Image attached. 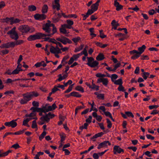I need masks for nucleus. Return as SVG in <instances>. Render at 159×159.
I'll use <instances>...</instances> for the list:
<instances>
[{
    "instance_id": "obj_1",
    "label": "nucleus",
    "mask_w": 159,
    "mask_h": 159,
    "mask_svg": "<svg viewBox=\"0 0 159 159\" xmlns=\"http://www.w3.org/2000/svg\"><path fill=\"white\" fill-rule=\"evenodd\" d=\"M39 95V93L36 91H32L24 93L22 94L23 98L20 100V103L21 104H26L33 98L37 97Z\"/></svg>"
},
{
    "instance_id": "obj_2",
    "label": "nucleus",
    "mask_w": 159,
    "mask_h": 159,
    "mask_svg": "<svg viewBox=\"0 0 159 159\" xmlns=\"http://www.w3.org/2000/svg\"><path fill=\"white\" fill-rule=\"evenodd\" d=\"M46 37V34L41 33H38L35 34L30 35L27 38L29 41L34 40L36 39H39L41 38L43 39V37Z\"/></svg>"
},
{
    "instance_id": "obj_3",
    "label": "nucleus",
    "mask_w": 159,
    "mask_h": 159,
    "mask_svg": "<svg viewBox=\"0 0 159 159\" xmlns=\"http://www.w3.org/2000/svg\"><path fill=\"white\" fill-rule=\"evenodd\" d=\"M16 29V27H14L11 30L8 31L7 34L10 35L11 38L12 39L17 40L19 38V36Z\"/></svg>"
},
{
    "instance_id": "obj_4",
    "label": "nucleus",
    "mask_w": 159,
    "mask_h": 159,
    "mask_svg": "<svg viewBox=\"0 0 159 159\" xmlns=\"http://www.w3.org/2000/svg\"><path fill=\"white\" fill-rule=\"evenodd\" d=\"M88 62L87 64L89 66L92 68H94L98 66L99 62L96 61H94V59L93 57H87Z\"/></svg>"
},
{
    "instance_id": "obj_5",
    "label": "nucleus",
    "mask_w": 159,
    "mask_h": 159,
    "mask_svg": "<svg viewBox=\"0 0 159 159\" xmlns=\"http://www.w3.org/2000/svg\"><path fill=\"white\" fill-rule=\"evenodd\" d=\"M61 38H57L56 40L64 44H66L67 43L70 44L72 43L71 41L68 38L62 36H61Z\"/></svg>"
},
{
    "instance_id": "obj_6",
    "label": "nucleus",
    "mask_w": 159,
    "mask_h": 159,
    "mask_svg": "<svg viewBox=\"0 0 159 159\" xmlns=\"http://www.w3.org/2000/svg\"><path fill=\"white\" fill-rule=\"evenodd\" d=\"M57 107V106L55 103H53L52 106H49L47 107H46V106H43V113H46L49 111L54 110Z\"/></svg>"
},
{
    "instance_id": "obj_7",
    "label": "nucleus",
    "mask_w": 159,
    "mask_h": 159,
    "mask_svg": "<svg viewBox=\"0 0 159 159\" xmlns=\"http://www.w3.org/2000/svg\"><path fill=\"white\" fill-rule=\"evenodd\" d=\"M51 24L49 23H46L43 25L42 29L45 31V32L48 33L47 34H51V29L50 27L52 26Z\"/></svg>"
},
{
    "instance_id": "obj_8",
    "label": "nucleus",
    "mask_w": 159,
    "mask_h": 159,
    "mask_svg": "<svg viewBox=\"0 0 159 159\" xmlns=\"http://www.w3.org/2000/svg\"><path fill=\"white\" fill-rule=\"evenodd\" d=\"M51 24L49 23H46L43 25L42 29L45 31V32L48 33L47 34H51V29L50 27L52 26Z\"/></svg>"
},
{
    "instance_id": "obj_9",
    "label": "nucleus",
    "mask_w": 159,
    "mask_h": 159,
    "mask_svg": "<svg viewBox=\"0 0 159 159\" xmlns=\"http://www.w3.org/2000/svg\"><path fill=\"white\" fill-rule=\"evenodd\" d=\"M55 116L54 114H51V112H49L48 114H46L45 116L41 117V119H43L45 120L46 122H48L50 118H52Z\"/></svg>"
},
{
    "instance_id": "obj_10",
    "label": "nucleus",
    "mask_w": 159,
    "mask_h": 159,
    "mask_svg": "<svg viewBox=\"0 0 159 159\" xmlns=\"http://www.w3.org/2000/svg\"><path fill=\"white\" fill-rule=\"evenodd\" d=\"M124 150L119 146L115 145L113 148V152L114 154H116L117 153L120 154L121 152L124 153Z\"/></svg>"
},
{
    "instance_id": "obj_11",
    "label": "nucleus",
    "mask_w": 159,
    "mask_h": 159,
    "mask_svg": "<svg viewBox=\"0 0 159 159\" xmlns=\"http://www.w3.org/2000/svg\"><path fill=\"white\" fill-rule=\"evenodd\" d=\"M17 120V119L13 120L10 122H6L4 125L6 126H11L12 128H15L17 125V123L15 122Z\"/></svg>"
},
{
    "instance_id": "obj_12",
    "label": "nucleus",
    "mask_w": 159,
    "mask_h": 159,
    "mask_svg": "<svg viewBox=\"0 0 159 159\" xmlns=\"http://www.w3.org/2000/svg\"><path fill=\"white\" fill-rule=\"evenodd\" d=\"M34 17L36 20H43L46 19V16L44 14H36L34 15Z\"/></svg>"
},
{
    "instance_id": "obj_13",
    "label": "nucleus",
    "mask_w": 159,
    "mask_h": 159,
    "mask_svg": "<svg viewBox=\"0 0 159 159\" xmlns=\"http://www.w3.org/2000/svg\"><path fill=\"white\" fill-rule=\"evenodd\" d=\"M20 29L22 33H26L30 31V29L28 25H25L20 26Z\"/></svg>"
},
{
    "instance_id": "obj_14",
    "label": "nucleus",
    "mask_w": 159,
    "mask_h": 159,
    "mask_svg": "<svg viewBox=\"0 0 159 159\" xmlns=\"http://www.w3.org/2000/svg\"><path fill=\"white\" fill-rule=\"evenodd\" d=\"M107 143H108V145L109 146L111 145V143L109 141H105L98 144V149H100L102 148L107 147Z\"/></svg>"
},
{
    "instance_id": "obj_15",
    "label": "nucleus",
    "mask_w": 159,
    "mask_h": 159,
    "mask_svg": "<svg viewBox=\"0 0 159 159\" xmlns=\"http://www.w3.org/2000/svg\"><path fill=\"white\" fill-rule=\"evenodd\" d=\"M114 6L116 7V10L119 11L123 9V6L120 4L119 3L117 2V0H115Z\"/></svg>"
},
{
    "instance_id": "obj_16",
    "label": "nucleus",
    "mask_w": 159,
    "mask_h": 159,
    "mask_svg": "<svg viewBox=\"0 0 159 159\" xmlns=\"http://www.w3.org/2000/svg\"><path fill=\"white\" fill-rule=\"evenodd\" d=\"M30 110H32L33 112L34 113L35 112H43V107H42V108H39L38 107H32L30 108Z\"/></svg>"
},
{
    "instance_id": "obj_17",
    "label": "nucleus",
    "mask_w": 159,
    "mask_h": 159,
    "mask_svg": "<svg viewBox=\"0 0 159 159\" xmlns=\"http://www.w3.org/2000/svg\"><path fill=\"white\" fill-rule=\"evenodd\" d=\"M52 26V33H51V34H46V36H51L53 35L55 33L57 32V30L56 27L53 24H51Z\"/></svg>"
},
{
    "instance_id": "obj_18",
    "label": "nucleus",
    "mask_w": 159,
    "mask_h": 159,
    "mask_svg": "<svg viewBox=\"0 0 159 159\" xmlns=\"http://www.w3.org/2000/svg\"><path fill=\"white\" fill-rule=\"evenodd\" d=\"M10 24L13 25V24H16L19 23L20 20L18 18H15L13 17H11Z\"/></svg>"
},
{
    "instance_id": "obj_19",
    "label": "nucleus",
    "mask_w": 159,
    "mask_h": 159,
    "mask_svg": "<svg viewBox=\"0 0 159 159\" xmlns=\"http://www.w3.org/2000/svg\"><path fill=\"white\" fill-rule=\"evenodd\" d=\"M104 55L102 53H99L96 57V59L98 61H102L105 59Z\"/></svg>"
},
{
    "instance_id": "obj_20",
    "label": "nucleus",
    "mask_w": 159,
    "mask_h": 159,
    "mask_svg": "<svg viewBox=\"0 0 159 159\" xmlns=\"http://www.w3.org/2000/svg\"><path fill=\"white\" fill-rule=\"evenodd\" d=\"M146 48V47L144 45H143L142 47L139 48L138 49V50L139 51L138 52L140 56L141 54L144 52Z\"/></svg>"
},
{
    "instance_id": "obj_21",
    "label": "nucleus",
    "mask_w": 159,
    "mask_h": 159,
    "mask_svg": "<svg viewBox=\"0 0 159 159\" xmlns=\"http://www.w3.org/2000/svg\"><path fill=\"white\" fill-rule=\"evenodd\" d=\"M50 50L51 52L53 54H59L61 53V52H58V50L55 48V47L52 46H51V48H50Z\"/></svg>"
},
{
    "instance_id": "obj_22",
    "label": "nucleus",
    "mask_w": 159,
    "mask_h": 159,
    "mask_svg": "<svg viewBox=\"0 0 159 159\" xmlns=\"http://www.w3.org/2000/svg\"><path fill=\"white\" fill-rule=\"evenodd\" d=\"M6 48H14L15 45V43L12 42L6 43Z\"/></svg>"
},
{
    "instance_id": "obj_23",
    "label": "nucleus",
    "mask_w": 159,
    "mask_h": 159,
    "mask_svg": "<svg viewBox=\"0 0 159 159\" xmlns=\"http://www.w3.org/2000/svg\"><path fill=\"white\" fill-rule=\"evenodd\" d=\"M68 76L67 75H64L63 76H62L61 74H60L58 75L59 78L57 79V80L59 81H61L62 80L66 79Z\"/></svg>"
},
{
    "instance_id": "obj_24",
    "label": "nucleus",
    "mask_w": 159,
    "mask_h": 159,
    "mask_svg": "<svg viewBox=\"0 0 159 159\" xmlns=\"http://www.w3.org/2000/svg\"><path fill=\"white\" fill-rule=\"evenodd\" d=\"M48 7L47 5L44 4L42 7V12L43 13H46L47 12Z\"/></svg>"
},
{
    "instance_id": "obj_25",
    "label": "nucleus",
    "mask_w": 159,
    "mask_h": 159,
    "mask_svg": "<svg viewBox=\"0 0 159 159\" xmlns=\"http://www.w3.org/2000/svg\"><path fill=\"white\" fill-rule=\"evenodd\" d=\"M103 134L104 133L102 132L96 134L94 136L91 138V139H96L98 137H101Z\"/></svg>"
},
{
    "instance_id": "obj_26",
    "label": "nucleus",
    "mask_w": 159,
    "mask_h": 159,
    "mask_svg": "<svg viewBox=\"0 0 159 159\" xmlns=\"http://www.w3.org/2000/svg\"><path fill=\"white\" fill-rule=\"evenodd\" d=\"M71 96L80 98L81 97V95L80 94L78 93L75 92H73L71 93Z\"/></svg>"
},
{
    "instance_id": "obj_27",
    "label": "nucleus",
    "mask_w": 159,
    "mask_h": 159,
    "mask_svg": "<svg viewBox=\"0 0 159 159\" xmlns=\"http://www.w3.org/2000/svg\"><path fill=\"white\" fill-rule=\"evenodd\" d=\"M28 10L30 11H33L36 10V7L34 5H30L28 6Z\"/></svg>"
},
{
    "instance_id": "obj_28",
    "label": "nucleus",
    "mask_w": 159,
    "mask_h": 159,
    "mask_svg": "<svg viewBox=\"0 0 159 159\" xmlns=\"http://www.w3.org/2000/svg\"><path fill=\"white\" fill-rule=\"evenodd\" d=\"M98 6L99 5L96 4L94 3L91 5V9L95 12L98 10Z\"/></svg>"
},
{
    "instance_id": "obj_29",
    "label": "nucleus",
    "mask_w": 159,
    "mask_h": 159,
    "mask_svg": "<svg viewBox=\"0 0 159 159\" xmlns=\"http://www.w3.org/2000/svg\"><path fill=\"white\" fill-rule=\"evenodd\" d=\"M114 82V84L116 85H119L122 84L123 83L122 79L121 78L117 80H115Z\"/></svg>"
},
{
    "instance_id": "obj_30",
    "label": "nucleus",
    "mask_w": 159,
    "mask_h": 159,
    "mask_svg": "<svg viewBox=\"0 0 159 159\" xmlns=\"http://www.w3.org/2000/svg\"><path fill=\"white\" fill-rule=\"evenodd\" d=\"M75 89L76 90L80 91L82 93L84 92V88L80 86H77L75 88Z\"/></svg>"
},
{
    "instance_id": "obj_31",
    "label": "nucleus",
    "mask_w": 159,
    "mask_h": 159,
    "mask_svg": "<svg viewBox=\"0 0 159 159\" xmlns=\"http://www.w3.org/2000/svg\"><path fill=\"white\" fill-rule=\"evenodd\" d=\"M60 5L55 4L54 5L53 3H52V7L53 9H56L57 10L59 11L60 10Z\"/></svg>"
},
{
    "instance_id": "obj_32",
    "label": "nucleus",
    "mask_w": 159,
    "mask_h": 159,
    "mask_svg": "<svg viewBox=\"0 0 159 159\" xmlns=\"http://www.w3.org/2000/svg\"><path fill=\"white\" fill-rule=\"evenodd\" d=\"M72 40L74 43H76L81 40V38L80 37H77L73 38Z\"/></svg>"
},
{
    "instance_id": "obj_33",
    "label": "nucleus",
    "mask_w": 159,
    "mask_h": 159,
    "mask_svg": "<svg viewBox=\"0 0 159 159\" xmlns=\"http://www.w3.org/2000/svg\"><path fill=\"white\" fill-rule=\"evenodd\" d=\"M100 32L99 36L102 39H103L107 37V35H104V33H103V31L102 30H101L99 31Z\"/></svg>"
},
{
    "instance_id": "obj_34",
    "label": "nucleus",
    "mask_w": 159,
    "mask_h": 159,
    "mask_svg": "<svg viewBox=\"0 0 159 159\" xmlns=\"http://www.w3.org/2000/svg\"><path fill=\"white\" fill-rule=\"evenodd\" d=\"M60 32L61 33L64 34L67 33V30L64 26L61 27V28H60Z\"/></svg>"
},
{
    "instance_id": "obj_35",
    "label": "nucleus",
    "mask_w": 159,
    "mask_h": 159,
    "mask_svg": "<svg viewBox=\"0 0 159 159\" xmlns=\"http://www.w3.org/2000/svg\"><path fill=\"white\" fill-rule=\"evenodd\" d=\"M46 132L45 131H43L39 137V139L40 140H41L42 139H43L44 138V136L46 135Z\"/></svg>"
},
{
    "instance_id": "obj_36",
    "label": "nucleus",
    "mask_w": 159,
    "mask_h": 159,
    "mask_svg": "<svg viewBox=\"0 0 159 159\" xmlns=\"http://www.w3.org/2000/svg\"><path fill=\"white\" fill-rule=\"evenodd\" d=\"M31 127L33 129H37V125L36 123V121L35 120L33 121L32 122Z\"/></svg>"
},
{
    "instance_id": "obj_37",
    "label": "nucleus",
    "mask_w": 159,
    "mask_h": 159,
    "mask_svg": "<svg viewBox=\"0 0 159 159\" xmlns=\"http://www.w3.org/2000/svg\"><path fill=\"white\" fill-rule=\"evenodd\" d=\"M74 84L70 86L65 91L64 93H67L70 92L72 90L73 88V86L74 85Z\"/></svg>"
},
{
    "instance_id": "obj_38",
    "label": "nucleus",
    "mask_w": 159,
    "mask_h": 159,
    "mask_svg": "<svg viewBox=\"0 0 159 159\" xmlns=\"http://www.w3.org/2000/svg\"><path fill=\"white\" fill-rule=\"evenodd\" d=\"M80 56L82 54H84L85 56H87L88 55V54L87 52V50L86 48H84L83 51H82L80 53Z\"/></svg>"
},
{
    "instance_id": "obj_39",
    "label": "nucleus",
    "mask_w": 159,
    "mask_h": 159,
    "mask_svg": "<svg viewBox=\"0 0 159 159\" xmlns=\"http://www.w3.org/2000/svg\"><path fill=\"white\" fill-rule=\"evenodd\" d=\"M107 123V127L109 128H110L112 127V124L110 120L108 118L106 119Z\"/></svg>"
},
{
    "instance_id": "obj_40",
    "label": "nucleus",
    "mask_w": 159,
    "mask_h": 159,
    "mask_svg": "<svg viewBox=\"0 0 159 159\" xmlns=\"http://www.w3.org/2000/svg\"><path fill=\"white\" fill-rule=\"evenodd\" d=\"M118 90L119 91L125 92V90L124 89V87L122 86V84L119 85L118 88Z\"/></svg>"
},
{
    "instance_id": "obj_41",
    "label": "nucleus",
    "mask_w": 159,
    "mask_h": 159,
    "mask_svg": "<svg viewBox=\"0 0 159 159\" xmlns=\"http://www.w3.org/2000/svg\"><path fill=\"white\" fill-rule=\"evenodd\" d=\"M94 11L91 9H89L88 10L87 12L86 13V14L89 16V15H90L92 14Z\"/></svg>"
},
{
    "instance_id": "obj_42",
    "label": "nucleus",
    "mask_w": 159,
    "mask_h": 159,
    "mask_svg": "<svg viewBox=\"0 0 159 159\" xmlns=\"http://www.w3.org/2000/svg\"><path fill=\"white\" fill-rule=\"evenodd\" d=\"M125 114L129 117H131L132 118L134 117V116L133 113L130 111H126Z\"/></svg>"
},
{
    "instance_id": "obj_43",
    "label": "nucleus",
    "mask_w": 159,
    "mask_h": 159,
    "mask_svg": "<svg viewBox=\"0 0 159 159\" xmlns=\"http://www.w3.org/2000/svg\"><path fill=\"white\" fill-rule=\"evenodd\" d=\"M60 136H61V142H62L65 140L66 138V136L64 133L60 134Z\"/></svg>"
},
{
    "instance_id": "obj_44",
    "label": "nucleus",
    "mask_w": 159,
    "mask_h": 159,
    "mask_svg": "<svg viewBox=\"0 0 159 159\" xmlns=\"http://www.w3.org/2000/svg\"><path fill=\"white\" fill-rule=\"evenodd\" d=\"M102 81V84L105 85L107 86L108 83V80L107 78H103Z\"/></svg>"
},
{
    "instance_id": "obj_45",
    "label": "nucleus",
    "mask_w": 159,
    "mask_h": 159,
    "mask_svg": "<svg viewBox=\"0 0 159 159\" xmlns=\"http://www.w3.org/2000/svg\"><path fill=\"white\" fill-rule=\"evenodd\" d=\"M16 41L15 43V45H18L23 43H24V41L23 40H16Z\"/></svg>"
},
{
    "instance_id": "obj_46",
    "label": "nucleus",
    "mask_w": 159,
    "mask_h": 159,
    "mask_svg": "<svg viewBox=\"0 0 159 159\" xmlns=\"http://www.w3.org/2000/svg\"><path fill=\"white\" fill-rule=\"evenodd\" d=\"M98 98H101L102 100L104 99V94H99L97 96Z\"/></svg>"
},
{
    "instance_id": "obj_47",
    "label": "nucleus",
    "mask_w": 159,
    "mask_h": 159,
    "mask_svg": "<svg viewBox=\"0 0 159 159\" xmlns=\"http://www.w3.org/2000/svg\"><path fill=\"white\" fill-rule=\"evenodd\" d=\"M121 64L120 62H119L118 63H117L116 64H115L114 66V71H115V70H116V69L118 68L119 67H120V66Z\"/></svg>"
},
{
    "instance_id": "obj_48",
    "label": "nucleus",
    "mask_w": 159,
    "mask_h": 159,
    "mask_svg": "<svg viewBox=\"0 0 159 159\" xmlns=\"http://www.w3.org/2000/svg\"><path fill=\"white\" fill-rule=\"evenodd\" d=\"M11 148H14L15 149H17L18 148H20V146H19V145L18 144V143H16V144H14L11 147Z\"/></svg>"
},
{
    "instance_id": "obj_49",
    "label": "nucleus",
    "mask_w": 159,
    "mask_h": 159,
    "mask_svg": "<svg viewBox=\"0 0 159 159\" xmlns=\"http://www.w3.org/2000/svg\"><path fill=\"white\" fill-rule=\"evenodd\" d=\"M117 75L116 74H113L111 75V79L112 82H114L113 79H116L118 78Z\"/></svg>"
},
{
    "instance_id": "obj_50",
    "label": "nucleus",
    "mask_w": 159,
    "mask_h": 159,
    "mask_svg": "<svg viewBox=\"0 0 159 159\" xmlns=\"http://www.w3.org/2000/svg\"><path fill=\"white\" fill-rule=\"evenodd\" d=\"M32 104L33 106L34 107H38L39 106V103L38 102H36L35 101H34L33 102Z\"/></svg>"
},
{
    "instance_id": "obj_51",
    "label": "nucleus",
    "mask_w": 159,
    "mask_h": 159,
    "mask_svg": "<svg viewBox=\"0 0 159 159\" xmlns=\"http://www.w3.org/2000/svg\"><path fill=\"white\" fill-rule=\"evenodd\" d=\"M150 152L147 151H146L144 153H143V155L145 154L148 157H151L152 156V154H150Z\"/></svg>"
},
{
    "instance_id": "obj_52",
    "label": "nucleus",
    "mask_w": 159,
    "mask_h": 159,
    "mask_svg": "<svg viewBox=\"0 0 159 159\" xmlns=\"http://www.w3.org/2000/svg\"><path fill=\"white\" fill-rule=\"evenodd\" d=\"M80 53L74 55L72 57H73L75 60H76L80 56Z\"/></svg>"
},
{
    "instance_id": "obj_53",
    "label": "nucleus",
    "mask_w": 159,
    "mask_h": 159,
    "mask_svg": "<svg viewBox=\"0 0 159 159\" xmlns=\"http://www.w3.org/2000/svg\"><path fill=\"white\" fill-rule=\"evenodd\" d=\"M83 108V107H82L81 106H80L77 107L76 108V109H75V115H76L77 114V113L78 111V110H80L81 109H82Z\"/></svg>"
},
{
    "instance_id": "obj_54",
    "label": "nucleus",
    "mask_w": 159,
    "mask_h": 159,
    "mask_svg": "<svg viewBox=\"0 0 159 159\" xmlns=\"http://www.w3.org/2000/svg\"><path fill=\"white\" fill-rule=\"evenodd\" d=\"M146 136L148 139H151L152 140H153L155 139L154 137L152 136L150 134H147Z\"/></svg>"
},
{
    "instance_id": "obj_55",
    "label": "nucleus",
    "mask_w": 159,
    "mask_h": 159,
    "mask_svg": "<svg viewBox=\"0 0 159 159\" xmlns=\"http://www.w3.org/2000/svg\"><path fill=\"white\" fill-rule=\"evenodd\" d=\"M159 107L158 105H151L149 106V108L150 109H152L153 108H156Z\"/></svg>"
},
{
    "instance_id": "obj_56",
    "label": "nucleus",
    "mask_w": 159,
    "mask_h": 159,
    "mask_svg": "<svg viewBox=\"0 0 159 159\" xmlns=\"http://www.w3.org/2000/svg\"><path fill=\"white\" fill-rule=\"evenodd\" d=\"M128 148L129 149H132L134 152H136L137 148L136 147H128Z\"/></svg>"
},
{
    "instance_id": "obj_57",
    "label": "nucleus",
    "mask_w": 159,
    "mask_h": 159,
    "mask_svg": "<svg viewBox=\"0 0 159 159\" xmlns=\"http://www.w3.org/2000/svg\"><path fill=\"white\" fill-rule=\"evenodd\" d=\"M24 131H25L24 130H22L21 131L16 132L14 133V134L20 135V134H21L24 132Z\"/></svg>"
},
{
    "instance_id": "obj_58",
    "label": "nucleus",
    "mask_w": 159,
    "mask_h": 159,
    "mask_svg": "<svg viewBox=\"0 0 159 159\" xmlns=\"http://www.w3.org/2000/svg\"><path fill=\"white\" fill-rule=\"evenodd\" d=\"M66 22L67 23V25H70L71 26L73 24V21L72 20H66Z\"/></svg>"
},
{
    "instance_id": "obj_59",
    "label": "nucleus",
    "mask_w": 159,
    "mask_h": 159,
    "mask_svg": "<svg viewBox=\"0 0 159 159\" xmlns=\"http://www.w3.org/2000/svg\"><path fill=\"white\" fill-rule=\"evenodd\" d=\"M141 59L142 60H144L145 59L148 60L149 58L147 55H142L141 56Z\"/></svg>"
},
{
    "instance_id": "obj_60",
    "label": "nucleus",
    "mask_w": 159,
    "mask_h": 159,
    "mask_svg": "<svg viewBox=\"0 0 159 159\" xmlns=\"http://www.w3.org/2000/svg\"><path fill=\"white\" fill-rule=\"evenodd\" d=\"M155 13H156V12L153 9H151L148 11L149 14L151 15H152Z\"/></svg>"
},
{
    "instance_id": "obj_61",
    "label": "nucleus",
    "mask_w": 159,
    "mask_h": 159,
    "mask_svg": "<svg viewBox=\"0 0 159 159\" xmlns=\"http://www.w3.org/2000/svg\"><path fill=\"white\" fill-rule=\"evenodd\" d=\"M19 72V70L18 69L16 68L11 72V73H12V74H18Z\"/></svg>"
},
{
    "instance_id": "obj_62",
    "label": "nucleus",
    "mask_w": 159,
    "mask_h": 159,
    "mask_svg": "<svg viewBox=\"0 0 159 159\" xmlns=\"http://www.w3.org/2000/svg\"><path fill=\"white\" fill-rule=\"evenodd\" d=\"M93 157L94 159H98L99 156L98 153H94L93 154Z\"/></svg>"
},
{
    "instance_id": "obj_63",
    "label": "nucleus",
    "mask_w": 159,
    "mask_h": 159,
    "mask_svg": "<svg viewBox=\"0 0 159 159\" xmlns=\"http://www.w3.org/2000/svg\"><path fill=\"white\" fill-rule=\"evenodd\" d=\"M9 50L7 49H5L1 51V52L3 54V55H5L8 53L9 52Z\"/></svg>"
},
{
    "instance_id": "obj_64",
    "label": "nucleus",
    "mask_w": 159,
    "mask_h": 159,
    "mask_svg": "<svg viewBox=\"0 0 159 159\" xmlns=\"http://www.w3.org/2000/svg\"><path fill=\"white\" fill-rule=\"evenodd\" d=\"M140 55L139 54H136L134 55H133L131 57V58L132 59H137L138 57H139Z\"/></svg>"
}]
</instances>
